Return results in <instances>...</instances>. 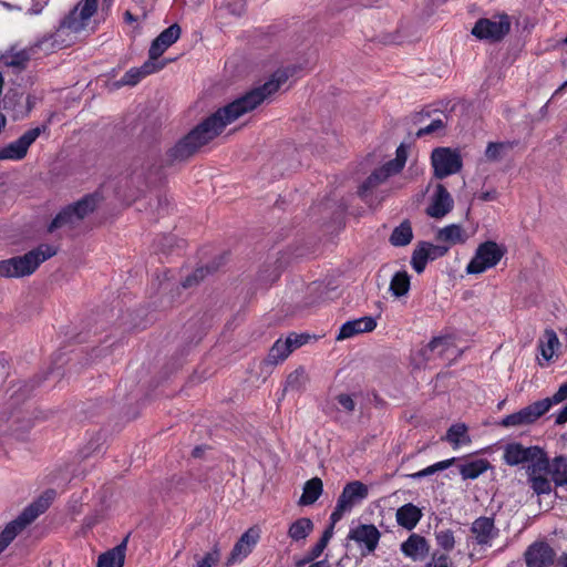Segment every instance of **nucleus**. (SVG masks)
I'll return each instance as SVG.
<instances>
[{
    "mask_svg": "<svg viewBox=\"0 0 567 567\" xmlns=\"http://www.w3.org/2000/svg\"><path fill=\"white\" fill-rule=\"evenodd\" d=\"M288 80L285 71H276L261 86L250 90L241 97L219 107L215 113L198 123L188 134L182 137L167 153L169 164L183 162L195 155L203 146L216 138L224 128L243 114L252 111L268 96L276 93Z\"/></svg>",
    "mask_w": 567,
    "mask_h": 567,
    "instance_id": "f257e3e1",
    "label": "nucleus"
},
{
    "mask_svg": "<svg viewBox=\"0 0 567 567\" xmlns=\"http://www.w3.org/2000/svg\"><path fill=\"white\" fill-rule=\"evenodd\" d=\"M471 533L480 546H491L492 540L498 537L499 530L493 517L480 516L471 525Z\"/></svg>",
    "mask_w": 567,
    "mask_h": 567,
    "instance_id": "dca6fc26",
    "label": "nucleus"
},
{
    "mask_svg": "<svg viewBox=\"0 0 567 567\" xmlns=\"http://www.w3.org/2000/svg\"><path fill=\"white\" fill-rule=\"evenodd\" d=\"M532 489L537 494H549L551 492V481L545 475H534L528 477Z\"/></svg>",
    "mask_w": 567,
    "mask_h": 567,
    "instance_id": "37998d69",
    "label": "nucleus"
},
{
    "mask_svg": "<svg viewBox=\"0 0 567 567\" xmlns=\"http://www.w3.org/2000/svg\"><path fill=\"white\" fill-rule=\"evenodd\" d=\"M199 453H200V447H198V446H197V447H195V449H194V451H193V455H194L195 457H197V456H199Z\"/></svg>",
    "mask_w": 567,
    "mask_h": 567,
    "instance_id": "69168bd1",
    "label": "nucleus"
},
{
    "mask_svg": "<svg viewBox=\"0 0 567 567\" xmlns=\"http://www.w3.org/2000/svg\"><path fill=\"white\" fill-rule=\"evenodd\" d=\"M506 248L494 240L480 244L471 261L466 266V272L480 275L495 267L506 254Z\"/></svg>",
    "mask_w": 567,
    "mask_h": 567,
    "instance_id": "423d86ee",
    "label": "nucleus"
},
{
    "mask_svg": "<svg viewBox=\"0 0 567 567\" xmlns=\"http://www.w3.org/2000/svg\"><path fill=\"white\" fill-rule=\"evenodd\" d=\"M30 60H34L30 45L21 50H17L12 47L1 54L0 64L7 68H13L18 72H21L27 69Z\"/></svg>",
    "mask_w": 567,
    "mask_h": 567,
    "instance_id": "6ab92c4d",
    "label": "nucleus"
},
{
    "mask_svg": "<svg viewBox=\"0 0 567 567\" xmlns=\"http://www.w3.org/2000/svg\"><path fill=\"white\" fill-rule=\"evenodd\" d=\"M334 525L336 524H332V520H330L329 526L323 530L320 539L307 551L300 565L316 561V559L322 555L323 550L327 548L330 539L333 536Z\"/></svg>",
    "mask_w": 567,
    "mask_h": 567,
    "instance_id": "393cba45",
    "label": "nucleus"
},
{
    "mask_svg": "<svg viewBox=\"0 0 567 567\" xmlns=\"http://www.w3.org/2000/svg\"><path fill=\"white\" fill-rule=\"evenodd\" d=\"M535 453H540V447L537 445L525 447L520 443H509L505 447L503 457L507 465L517 466L533 460Z\"/></svg>",
    "mask_w": 567,
    "mask_h": 567,
    "instance_id": "a211bd4d",
    "label": "nucleus"
},
{
    "mask_svg": "<svg viewBox=\"0 0 567 567\" xmlns=\"http://www.w3.org/2000/svg\"><path fill=\"white\" fill-rule=\"evenodd\" d=\"M313 522L308 517H301L291 523L288 528V536L292 542L306 540L313 530Z\"/></svg>",
    "mask_w": 567,
    "mask_h": 567,
    "instance_id": "7c9ffc66",
    "label": "nucleus"
},
{
    "mask_svg": "<svg viewBox=\"0 0 567 567\" xmlns=\"http://www.w3.org/2000/svg\"><path fill=\"white\" fill-rule=\"evenodd\" d=\"M567 87V81H565L553 94L551 99L556 97L557 95H559L564 89Z\"/></svg>",
    "mask_w": 567,
    "mask_h": 567,
    "instance_id": "e2e57ef3",
    "label": "nucleus"
},
{
    "mask_svg": "<svg viewBox=\"0 0 567 567\" xmlns=\"http://www.w3.org/2000/svg\"><path fill=\"white\" fill-rule=\"evenodd\" d=\"M456 458L455 457H451V458H447V460H444V461H440V462H436L419 472H415V473H412V474H409L406 475L408 477L412 478V480H421L423 477H426V476H430V475H433L440 471H444V470H447L449 467H451L454 463H455Z\"/></svg>",
    "mask_w": 567,
    "mask_h": 567,
    "instance_id": "58836bf2",
    "label": "nucleus"
},
{
    "mask_svg": "<svg viewBox=\"0 0 567 567\" xmlns=\"http://www.w3.org/2000/svg\"><path fill=\"white\" fill-rule=\"evenodd\" d=\"M431 163L434 176L439 179L456 174L463 166L460 153L450 147L434 148L431 154Z\"/></svg>",
    "mask_w": 567,
    "mask_h": 567,
    "instance_id": "9d476101",
    "label": "nucleus"
},
{
    "mask_svg": "<svg viewBox=\"0 0 567 567\" xmlns=\"http://www.w3.org/2000/svg\"><path fill=\"white\" fill-rule=\"evenodd\" d=\"M260 538V529L256 526L248 528L235 543L229 556L226 559L225 566L231 567L233 565L243 561L252 551Z\"/></svg>",
    "mask_w": 567,
    "mask_h": 567,
    "instance_id": "ddd939ff",
    "label": "nucleus"
},
{
    "mask_svg": "<svg viewBox=\"0 0 567 567\" xmlns=\"http://www.w3.org/2000/svg\"><path fill=\"white\" fill-rule=\"evenodd\" d=\"M445 127V123L441 118L433 120L429 125L421 127L416 132L417 137H423L425 135H430Z\"/></svg>",
    "mask_w": 567,
    "mask_h": 567,
    "instance_id": "3c124183",
    "label": "nucleus"
},
{
    "mask_svg": "<svg viewBox=\"0 0 567 567\" xmlns=\"http://www.w3.org/2000/svg\"><path fill=\"white\" fill-rule=\"evenodd\" d=\"M58 249L52 245H40L23 256L12 257L0 261V276L19 278L32 275L38 267L56 255Z\"/></svg>",
    "mask_w": 567,
    "mask_h": 567,
    "instance_id": "7ed1b4c3",
    "label": "nucleus"
},
{
    "mask_svg": "<svg viewBox=\"0 0 567 567\" xmlns=\"http://www.w3.org/2000/svg\"><path fill=\"white\" fill-rule=\"evenodd\" d=\"M423 567H453V563L447 554L434 551L431 561L426 563Z\"/></svg>",
    "mask_w": 567,
    "mask_h": 567,
    "instance_id": "de8ad7c7",
    "label": "nucleus"
},
{
    "mask_svg": "<svg viewBox=\"0 0 567 567\" xmlns=\"http://www.w3.org/2000/svg\"><path fill=\"white\" fill-rule=\"evenodd\" d=\"M99 0H83L79 2L60 22L54 32L43 35L30 48L34 60L47 56L53 52L72 45L76 34L82 32L90 19L97 11Z\"/></svg>",
    "mask_w": 567,
    "mask_h": 567,
    "instance_id": "f03ea898",
    "label": "nucleus"
},
{
    "mask_svg": "<svg viewBox=\"0 0 567 567\" xmlns=\"http://www.w3.org/2000/svg\"><path fill=\"white\" fill-rule=\"evenodd\" d=\"M43 127H33L24 132L18 140L9 143L7 146L0 148V161L1 159H11V161H21L25 157L29 147L35 142V140L40 136Z\"/></svg>",
    "mask_w": 567,
    "mask_h": 567,
    "instance_id": "f8f14e48",
    "label": "nucleus"
},
{
    "mask_svg": "<svg viewBox=\"0 0 567 567\" xmlns=\"http://www.w3.org/2000/svg\"><path fill=\"white\" fill-rule=\"evenodd\" d=\"M406 159L408 147L404 144H401L395 151V158L372 171V173L362 182L358 188L359 197L367 200L378 186L385 183L391 176L398 175L403 171Z\"/></svg>",
    "mask_w": 567,
    "mask_h": 567,
    "instance_id": "39448f33",
    "label": "nucleus"
},
{
    "mask_svg": "<svg viewBox=\"0 0 567 567\" xmlns=\"http://www.w3.org/2000/svg\"><path fill=\"white\" fill-rule=\"evenodd\" d=\"M348 537L362 547V555L365 556L377 549L381 533L373 524H360L350 529Z\"/></svg>",
    "mask_w": 567,
    "mask_h": 567,
    "instance_id": "2eb2a0df",
    "label": "nucleus"
},
{
    "mask_svg": "<svg viewBox=\"0 0 567 567\" xmlns=\"http://www.w3.org/2000/svg\"><path fill=\"white\" fill-rule=\"evenodd\" d=\"M526 567H550L556 559V551L545 540H537L530 544L525 553Z\"/></svg>",
    "mask_w": 567,
    "mask_h": 567,
    "instance_id": "4468645a",
    "label": "nucleus"
},
{
    "mask_svg": "<svg viewBox=\"0 0 567 567\" xmlns=\"http://www.w3.org/2000/svg\"><path fill=\"white\" fill-rule=\"evenodd\" d=\"M310 565L308 567H330V564L327 558L318 561L309 563Z\"/></svg>",
    "mask_w": 567,
    "mask_h": 567,
    "instance_id": "052dcab7",
    "label": "nucleus"
},
{
    "mask_svg": "<svg viewBox=\"0 0 567 567\" xmlns=\"http://www.w3.org/2000/svg\"><path fill=\"white\" fill-rule=\"evenodd\" d=\"M182 33V29L178 23H173L165 30H163L156 38L161 40V42L165 47H172L179 39Z\"/></svg>",
    "mask_w": 567,
    "mask_h": 567,
    "instance_id": "79ce46f5",
    "label": "nucleus"
},
{
    "mask_svg": "<svg viewBox=\"0 0 567 567\" xmlns=\"http://www.w3.org/2000/svg\"><path fill=\"white\" fill-rule=\"evenodd\" d=\"M567 399V381L563 383L558 390L554 393L553 396L545 398L542 401H547L550 403V409L553 405L564 402Z\"/></svg>",
    "mask_w": 567,
    "mask_h": 567,
    "instance_id": "603ef678",
    "label": "nucleus"
},
{
    "mask_svg": "<svg viewBox=\"0 0 567 567\" xmlns=\"http://www.w3.org/2000/svg\"><path fill=\"white\" fill-rule=\"evenodd\" d=\"M511 31V19L508 14L502 13L494 19L481 18L473 29L472 34L481 40L497 42L503 40Z\"/></svg>",
    "mask_w": 567,
    "mask_h": 567,
    "instance_id": "6e6552de",
    "label": "nucleus"
},
{
    "mask_svg": "<svg viewBox=\"0 0 567 567\" xmlns=\"http://www.w3.org/2000/svg\"><path fill=\"white\" fill-rule=\"evenodd\" d=\"M559 339L553 329H545L543 336L538 340V348L542 357L549 361L555 354V350L559 347Z\"/></svg>",
    "mask_w": 567,
    "mask_h": 567,
    "instance_id": "c756f323",
    "label": "nucleus"
},
{
    "mask_svg": "<svg viewBox=\"0 0 567 567\" xmlns=\"http://www.w3.org/2000/svg\"><path fill=\"white\" fill-rule=\"evenodd\" d=\"M212 271L209 267H199L194 270V272L189 276H187L183 282V288H190L194 285H197L199 281H202L206 275H208Z\"/></svg>",
    "mask_w": 567,
    "mask_h": 567,
    "instance_id": "49530a36",
    "label": "nucleus"
},
{
    "mask_svg": "<svg viewBox=\"0 0 567 567\" xmlns=\"http://www.w3.org/2000/svg\"><path fill=\"white\" fill-rule=\"evenodd\" d=\"M309 338L310 337L308 334L291 333L287 337V340L291 341V351H293L295 349H298L301 346L306 344Z\"/></svg>",
    "mask_w": 567,
    "mask_h": 567,
    "instance_id": "5fc2aeb1",
    "label": "nucleus"
},
{
    "mask_svg": "<svg viewBox=\"0 0 567 567\" xmlns=\"http://www.w3.org/2000/svg\"><path fill=\"white\" fill-rule=\"evenodd\" d=\"M454 206V200L443 184H437L426 214L432 218H442L447 215Z\"/></svg>",
    "mask_w": 567,
    "mask_h": 567,
    "instance_id": "f3484780",
    "label": "nucleus"
},
{
    "mask_svg": "<svg viewBox=\"0 0 567 567\" xmlns=\"http://www.w3.org/2000/svg\"><path fill=\"white\" fill-rule=\"evenodd\" d=\"M445 440L457 449L462 444L471 443V439L467 434V426L464 423H457L450 426L446 432Z\"/></svg>",
    "mask_w": 567,
    "mask_h": 567,
    "instance_id": "e433bc0d",
    "label": "nucleus"
},
{
    "mask_svg": "<svg viewBox=\"0 0 567 567\" xmlns=\"http://www.w3.org/2000/svg\"><path fill=\"white\" fill-rule=\"evenodd\" d=\"M519 141L489 142L485 150V157L489 162L499 161L507 151L513 150Z\"/></svg>",
    "mask_w": 567,
    "mask_h": 567,
    "instance_id": "473e14b6",
    "label": "nucleus"
},
{
    "mask_svg": "<svg viewBox=\"0 0 567 567\" xmlns=\"http://www.w3.org/2000/svg\"><path fill=\"white\" fill-rule=\"evenodd\" d=\"M564 567H567V556H566V561L564 563Z\"/></svg>",
    "mask_w": 567,
    "mask_h": 567,
    "instance_id": "338daca9",
    "label": "nucleus"
},
{
    "mask_svg": "<svg viewBox=\"0 0 567 567\" xmlns=\"http://www.w3.org/2000/svg\"><path fill=\"white\" fill-rule=\"evenodd\" d=\"M99 202L97 194H89L83 198L78 200L76 203L66 206L61 212L56 214V216L52 219L48 227L49 233H53L54 230L65 226L71 225L75 220H81L90 213H92Z\"/></svg>",
    "mask_w": 567,
    "mask_h": 567,
    "instance_id": "0eeeda50",
    "label": "nucleus"
},
{
    "mask_svg": "<svg viewBox=\"0 0 567 567\" xmlns=\"http://www.w3.org/2000/svg\"><path fill=\"white\" fill-rule=\"evenodd\" d=\"M336 401L348 413H352L355 410V402L350 394L340 393L336 396Z\"/></svg>",
    "mask_w": 567,
    "mask_h": 567,
    "instance_id": "864d4df0",
    "label": "nucleus"
},
{
    "mask_svg": "<svg viewBox=\"0 0 567 567\" xmlns=\"http://www.w3.org/2000/svg\"><path fill=\"white\" fill-rule=\"evenodd\" d=\"M401 551L404 556L414 561L424 559L430 551V545L425 537L411 534L406 540L401 544Z\"/></svg>",
    "mask_w": 567,
    "mask_h": 567,
    "instance_id": "412c9836",
    "label": "nucleus"
},
{
    "mask_svg": "<svg viewBox=\"0 0 567 567\" xmlns=\"http://www.w3.org/2000/svg\"><path fill=\"white\" fill-rule=\"evenodd\" d=\"M481 198L483 200H494L496 198L495 192H485L481 195Z\"/></svg>",
    "mask_w": 567,
    "mask_h": 567,
    "instance_id": "680f3d73",
    "label": "nucleus"
},
{
    "mask_svg": "<svg viewBox=\"0 0 567 567\" xmlns=\"http://www.w3.org/2000/svg\"><path fill=\"white\" fill-rule=\"evenodd\" d=\"M489 467V462L485 458H478L460 466V474L463 480H476Z\"/></svg>",
    "mask_w": 567,
    "mask_h": 567,
    "instance_id": "2f4dec72",
    "label": "nucleus"
},
{
    "mask_svg": "<svg viewBox=\"0 0 567 567\" xmlns=\"http://www.w3.org/2000/svg\"><path fill=\"white\" fill-rule=\"evenodd\" d=\"M412 239L413 230L409 219H404L399 226H396L389 237L390 244L394 247L408 246Z\"/></svg>",
    "mask_w": 567,
    "mask_h": 567,
    "instance_id": "cd10ccee",
    "label": "nucleus"
},
{
    "mask_svg": "<svg viewBox=\"0 0 567 567\" xmlns=\"http://www.w3.org/2000/svg\"><path fill=\"white\" fill-rule=\"evenodd\" d=\"M128 536H126L114 548L101 554L97 559L96 567H123L125 561V553L127 547Z\"/></svg>",
    "mask_w": 567,
    "mask_h": 567,
    "instance_id": "5701e85b",
    "label": "nucleus"
},
{
    "mask_svg": "<svg viewBox=\"0 0 567 567\" xmlns=\"http://www.w3.org/2000/svg\"><path fill=\"white\" fill-rule=\"evenodd\" d=\"M375 327L377 322L374 318L368 316L347 321L340 327L337 340L349 339L362 332H371Z\"/></svg>",
    "mask_w": 567,
    "mask_h": 567,
    "instance_id": "4be33fe9",
    "label": "nucleus"
},
{
    "mask_svg": "<svg viewBox=\"0 0 567 567\" xmlns=\"http://www.w3.org/2000/svg\"><path fill=\"white\" fill-rule=\"evenodd\" d=\"M9 360L4 352L0 353V377L1 381L4 382L9 375Z\"/></svg>",
    "mask_w": 567,
    "mask_h": 567,
    "instance_id": "6e6d98bb",
    "label": "nucleus"
},
{
    "mask_svg": "<svg viewBox=\"0 0 567 567\" xmlns=\"http://www.w3.org/2000/svg\"><path fill=\"white\" fill-rule=\"evenodd\" d=\"M535 457L530 460V465L527 467L528 477H533L534 475H543L542 473L549 472L550 461L547 456V453L540 447V453H535Z\"/></svg>",
    "mask_w": 567,
    "mask_h": 567,
    "instance_id": "4c0bfd02",
    "label": "nucleus"
},
{
    "mask_svg": "<svg viewBox=\"0 0 567 567\" xmlns=\"http://www.w3.org/2000/svg\"><path fill=\"white\" fill-rule=\"evenodd\" d=\"M124 19H125L126 22H134V21H136V18L130 11H126L124 13Z\"/></svg>",
    "mask_w": 567,
    "mask_h": 567,
    "instance_id": "0e129e2a",
    "label": "nucleus"
},
{
    "mask_svg": "<svg viewBox=\"0 0 567 567\" xmlns=\"http://www.w3.org/2000/svg\"><path fill=\"white\" fill-rule=\"evenodd\" d=\"M34 3L32 4V7L29 9V11L32 13V14H38L42 11L43 9V6L45 2L43 1H38V0H32Z\"/></svg>",
    "mask_w": 567,
    "mask_h": 567,
    "instance_id": "bf43d9fd",
    "label": "nucleus"
},
{
    "mask_svg": "<svg viewBox=\"0 0 567 567\" xmlns=\"http://www.w3.org/2000/svg\"><path fill=\"white\" fill-rule=\"evenodd\" d=\"M555 422L556 424H564L567 422V404L558 411Z\"/></svg>",
    "mask_w": 567,
    "mask_h": 567,
    "instance_id": "4d7b16f0",
    "label": "nucleus"
},
{
    "mask_svg": "<svg viewBox=\"0 0 567 567\" xmlns=\"http://www.w3.org/2000/svg\"><path fill=\"white\" fill-rule=\"evenodd\" d=\"M166 65L165 62L145 61L140 68H131L122 76L120 84L134 86L145 76L161 71Z\"/></svg>",
    "mask_w": 567,
    "mask_h": 567,
    "instance_id": "aec40b11",
    "label": "nucleus"
},
{
    "mask_svg": "<svg viewBox=\"0 0 567 567\" xmlns=\"http://www.w3.org/2000/svg\"><path fill=\"white\" fill-rule=\"evenodd\" d=\"M368 487L360 481H353L344 485L334 509L330 515L332 524H337L344 515L346 512L352 509V507L367 498Z\"/></svg>",
    "mask_w": 567,
    "mask_h": 567,
    "instance_id": "1a4fd4ad",
    "label": "nucleus"
},
{
    "mask_svg": "<svg viewBox=\"0 0 567 567\" xmlns=\"http://www.w3.org/2000/svg\"><path fill=\"white\" fill-rule=\"evenodd\" d=\"M351 1L353 4L364 7V8L373 7L374 4H377L379 2V0H351Z\"/></svg>",
    "mask_w": 567,
    "mask_h": 567,
    "instance_id": "13d9d810",
    "label": "nucleus"
},
{
    "mask_svg": "<svg viewBox=\"0 0 567 567\" xmlns=\"http://www.w3.org/2000/svg\"><path fill=\"white\" fill-rule=\"evenodd\" d=\"M55 495L56 492L54 489H47L33 503L27 506L16 519L4 527L0 533V554L11 544L19 533L50 507Z\"/></svg>",
    "mask_w": 567,
    "mask_h": 567,
    "instance_id": "20e7f679",
    "label": "nucleus"
},
{
    "mask_svg": "<svg viewBox=\"0 0 567 567\" xmlns=\"http://www.w3.org/2000/svg\"><path fill=\"white\" fill-rule=\"evenodd\" d=\"M548 474L556 486L567 487V456L551 458Z\"/></svg>",
    "mask_w": 567,
    "mask_h": 567,
    "instance_id": "a878e982",
    "label": "nucleus"
},
{
    "mask_svg": "<svg viewBox=\"0 0 567 567\" xmlns=\"http://www.w3.org/2000/svg\"><path fill=\"white\" fill-rule=\"evenodd\" d=\"M291 352V341L287 339L282 341L281 339H278L270 348L264 363L276 365L285 361Z\"/></svg>",
    "mask_w": 567,
    "mask_h": 567,
    "instance_id": "c85d7f7f",
    "label": "nucleus"
},
{
    "mask_svg": "<svg viewBox=\"0 0 567 567\" xmlns=\"http://www.w3.org/2000/svg\"><path fill=\"white\" fill-rule=\"evenodd\" d=\"M453 347L452 338L449 336L433 338L424 349V354L427 351L436 352L439 357H443L450 348Z\"/></svg>",
    "mask_w": 567,
    "mask_h": 567,
    "instance_id": "ea45409f",
    "label": "nucleus"
},
{
    "mask_svg": "<svg viewBox=\"0 0 567 567\" xmlns=\"http://www.w3.org/2000/svg\"><path fill=\"white\" fill-rule=\"evenodd\" d=\"M421 517V509L412 503L404 504L396 511L398 524L408 530H412L417 525Z\"/></svg>",
    "mask_w": 567,
    "mask_h": 567,
    "instance_id": "b1692460",
    "label": "nucleus"
},
{
    "mask_svg": "<svg viewBox=\"0 0 567 567\" xmlns=\"http://www.w3.org/2000/svg\"><path fill=\"white\" fill-rule=\"evenodd\" d=\"M411 286V277L405 270L396 271L391 281L389 290L394 297H403L405 296Z\"/></svg>",
    "mask_w": 567,
    "mask_h": 567,
    "instance_id": "f704fd0d",
    "label": "nucleus"
},
{
    "mask_svg": "<svg viewBox=\"0 0 567 567\" xmlns=\"http://www.w3.org/2000/svg\"><path fill=\"white\" fill-rule=\"evenodd\" d=\"M167 49L168 47H165L161 40L155 38L148 49V61L158 62V58H161Z\"/></svg>",
    "mask_w": 567,
    "mask_h": 567,
    "instance_id": "8fccbe9b",
    "label": "nucleus"
},
{
    "mask_svg": "<svg viewBox=\"0 0 567 567\" xmlns=\"http://www.w3.org/2000/svg\"><path fill=\"white\" fill-rule=\"evenodd\" d=\"M307 381L308 375L305 368L298 367L287 375L284 391L301 392L305 389Z\"/></svg>",
    "mask_w": 567,
    "mask_h": 567,
    "instance_id": "c9c22d12",
    "label": "nucleus"
},
{
    "mask_svg": "<svg viewBox=\"0 0 567 567\" xmlns=\"http://www.w3.org/2000/svg\"><path fill=\"white\" fill-rule=\"evenodd\" d=\"M436 240L445 241L450 245L462 244L465 241L464 230L460 225L452 224L441 228L435 236Z\"/></svg>",
    "mask_w": 567,
    "mask_h": 567,
    "instance_id": "72a5a7b5",
    "label": "nucleus"
},
{
    "mask_svg": "<svg viewBox=\"0 0 567 567\" xmlns=\"http://www.w3.org/2000/svg\"><path fill=\"white\" fill-rule=\"evenodd\" d=\"M421 243L425 250L427 251V255L430 256L429 259L431 261L444 257L450 250V245H435L430 241Z\"/></svg>",
    "mask_w": 567,
    "mask_h": 567,
    "instance_id": "a18cd8bd",
    "label": "nucleus"
},
{
    "mask_svg": "<svg viewBox=\"0 0 567 567\" xmlns=\"http://www.w3.org/2000/svg\"><path fill=\"white\" fill-rule=\"evenodd\" d=\"M549 410V402L538 400L517 412L504 416L498 424L503 427L530 425L545 415Z\"/></svg>",
    "mask_w": 567,
    "mask_h": 567,
    "instance_id": "9b49d317",
    "label": "nucleus"
},
{
    "mask_svg": "<svg viewBox=\"0 0 567 567\" xmlns=\"http://www.w3.org/2000/svg\"><path fill=\"white\" fill-rule=\"evenodd\" d=\"M220 559L219 548L214 546V548L205 554V556L198 561L197 567H214L218 564Z\"/></svg>",
    "mask_w": 567,
    "mask_h": 567,
    "instance_id": "09e8293b",
    "label": "nucleus"
},
{
    "mask_svg": "<svg viewBox=\"0 0 567 567\" xmlns=\"http://www.w3.org/2000/svg\"><path fill=\"white\" fill-rule=\"evenodd\" d=\"M323 484L321 478L312 477L305 483L302 494L299 498V505L307 506L316 503L321 496Z\"/></svg>",
    "mask_w": 567,
    "mask_h": 567,
    "instance_id": "bb28decb",
    "label": "nucleus"
},
{
    "mask_svg": "<svg viewBox=\"0 0 567 567\" xmlns=\"http://www.w3.org/2000/svg\"><path fill=\"white\" fill-rule=\"evenodd\" d=\"M437 545L445 551H451L455 546L454 533L451 529H443L435 533Z\"/></svg>",
    "mask_w": 567,
    "mask_h": 567,
    "instance_id": "c03bdc74",
    "label": "nucleus"
},
{
    "mask_svg": "<svg viewBox=\"0 0 567 567\" xmlns=\"http://www.w3.org/2000/svg\"><path fill=\"white\" fill-rule=\"evenodd\" d=\"M427 251L423 247L422 243L419 241L411 256V266L417 272L422 274L425 270L429 259Z\"/></svg>",
    "mask_w": 567,
    "mask_h": 567,
    "instance_id": "a19ab883",
    "label": "nucleus"
}]
</instances>
